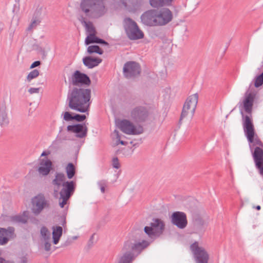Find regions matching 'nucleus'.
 <instances>
[{
    "instance_id": "obj_1",
    "label": "nucleus",
    "mask_w": 263,
    "mask_h": 263,
    "mask_svg": "<svg viewBox=\"0 0 263 263\" xmlns=\"http://www.w3.org/2000/svg\"><path fill=\"white\" fill-rule=\"evenodd\" d=\"M80 9L85 16L80 15L78 17L79 21L85 27L86 31L89 34L96 33L92 23L87 22V18H98L106 13L107 9L104 0H82Z\"/></svg>"
},
{
    "instance_id": "obj_2",
    "label": "nucleus",
    "mask_w": 263,
    "mask_h": 263,
    "mask_svg": "<svg viewBox=\"0 0 263 263\" xmlns=\"http://www.w3.org/2000/svg\"><path fill=\"white\" fill-rule=\"evenodd\" d=\"M90 98V89L74 87L68 91L67 102L71 109L84 113L89 110Z\"/></svg>"
},
{
    "instance_id": "obj_3",
    "label": "nucleus",
    "mask_w": 263,
    "mask_h": 263,
    "mask_svg": "<svg viewBox=\"0 0 263 263\" xmlns=\"http://www.w3.org/2000/svg\"><path fill=\"white\" fill-rule=\"evenodd\" d=\"M149 245V242L146 240L142 242L130 240L126 241L122 249V254L119 257L118 263H132L136 256Z\"/></svg>"
},
{
    "instance_id": "obj_4",
    "label": "nucleus",
    "mask_w": 263,
    "mask_h": 263,
    "mask_svg": "<svg viewBox=\"0 0 263 263\" xmlns=\"http://www.w3.org/2000/svg\"><path fill=\"white\" fill-rule=\"evenodd\" d=\"M242 126L246 136L250 143H254L263 147V143L257 137L254 138L255 129L253 123L252 118L249 116H244L241 111Z\"/></svg>"
},
{
    "instance_id": "obj_5",
    "label": "nucleus",
    "mask_w": 263,
    "mask_h": 263,
    "mask_svg": "<svg viewBox=\"0 0 263 263\" xmlns=\"http://www.w3.org/2000/svg\"><path fill=\"white\" fill-rule=\"evenodd\" d=\"M198 95L197 93L190 96L186 99L183 106L179 120L180 122H181L184 118L187 117L191 119L193 118L198 103Z\"/></svg>"
},
{
    "instance_id": "obj_6",
    "label": "nucleus",
    "mask_w": 263,
    "mask_h": 263,
    "mask_svg": "<svg viewBox=\"0 0 263 263\" xmlns=\"http://www.w3.org/2000/svg\"><path fill=\"white\" fill-rule=\"evenodd\" d=\"M124 27L128 37L131 40L140 39L144 36V33L137 23L130 18L124 19Z\"/></svg>"
},
{
    "instance_id": "obj_7",
    "label": "nucleus",
    "mask_w": 263,
    "mask_h": 263,
    "mask_svg": "<svg viewBox=\"0 0 263 263\" xmlns=\"http://www.w3.org/2000/svg\"><path fill=\"white\" fill-rule=\"evenodd\" d=\"M165 228L164 222L160 219L155 218L150 223V226L144 227L145 233L151 238H155L162 234Z\"/></svg>"
},
{
    "instance_id": "obj_8",
    "label": "nucleus",
    "mask_w": 263,
    "mask_h": 263,
    "mask_svg": "<svg viewBox=\"0 0 263 263\" xmlns=\"http://www.w3.org/2000/svg\"><path fill=\"white\" fill-rule=\"evenodd\" d=\"M130 116L135 122L140 123L149 121L150 120L151 114L146 107L138 106L132 110Z\"/></svg>"
},
{
    "instance_id": "obj_9",
    "label": "nucleus",
    "mask_w": 263,
    "mask_h": 263,
    "mask_svg": "<svg viewBox=\"0 0 263 263\" xmlns=\"http://www.w3.org/2000/svg\"><path fill=\"white\" fill-rule=\"evenodd\" d=\"M118 126L121 130L127 135H140L143 132V127L139 126L137 128L129 120L123 119L118 122Z\"/></svg>"
},
{
    "instance_id": "obj_10",
    "label": "nucleus",
    "mask_w": 263,
    "mask_h": 263,
    "mask_svg": "<svg viewBox=\"0 0 263 263\" xmlns=\"http://www.w3.org/2000/svg\"><path fill=\"white\" fill-rule=\"evenodd\" d=\"M195 260L196 263H208L209 256L207 252L201 247H199L198 242H195L190 246Z\"/></svg>"
},
{
    "instance_id": "obj_11",
    "label": "nucleus",
    "mask_w": 263,
    "mask_h": 263,
    "mask_svg": "<svg viewBox=\"0 0 263 263\" xmlns=\"http://www.w3.org/2000/svg\"><path fill=\"white\" fill-rule=\"evenodd\" d=\"M32 211L35 215L41 213L44 209L49 208V201L44 195L39 194L32 199Z\"/></svg>"
},
{
    "instance_id": "obj_12",
    "label": "nucleus",
    "mask_w": 263,
    "mask_h": 263,
    "mask_svg": "<svg viewBox=\"0 0 263 263\" xmlns=\"http://www.w3.org/2000/svg\"><path fill=\"white\" fill-rule=\"evenodd\" d=\"M123 74L127 79L138 76L141 72L140 65L134 61H128L125 63L123 68Z\"/></svg>"
},
{
    "instance_id": "obj_13",
    "label": "nucleus",
    "mask_w": 263,
    "mask_h": 263,
    "mask_svg": "<svg viewBox=\"0 0 263 263\" xmlns=\"http://www.w3.org/2000/svg\"><path fill=\"white\" fill-rule=\"evenodd\" d=\"M142 23L149 27L158 26L157 9H151L141 15Z\"/></svg>"
},
{
    "instance_id": "obj_14",
    "label": "nucleus",
    "mask_w": 263,
    "mask_h": 263,
    "mask_svg": "<svg viewBox=\"0 0 263 263\" xmlns=\"http://www.w3.org/2000/svg\"><path fill=\"white\" fill-rule=\"evenodd\" d=\"M158 26H163L170 23L173 18L172 12L167 8L157 9Z\"/></svg>"
},
{
    "instance_id": "obj_15",
    "label": "nucleus",
    "mask_w": 263,
    "mask_h": 263,
    "mask_svg": "<svg viewBox=\"0 0 263 263\" xmlns=\"http://www.w3.org/2000/svg\"><path fill=\"white\" fill-rule=\"evenodd\" d=\"M171 222L178 228L183 229L187 224L186 214L182 212H174L171 217Z\"/></svg>"
},
{
    "instance_id": "obj_16",
    "label": "nucleus",
    "mask_w": 263,
    "mask_h": 263,
    "mask_svg": "<svg viewBox=\"0 0 263 263\" xmlns=\"http://www.w3.org/2000/svg\"><path fill=\"white\" fill-rule=\"evenodd\" d=\"M71 82L73 86H78L80 84L89 86L91 81L87 75L76 70L72 75Z\"/></svg>"
},
{
    "instance_id": "obj_17",
    "label": "nucleus",
    "mask_w": 263,
    "mask_h": 263,
    "mask_svg": "<svg viewBox=\"0 0 263 263\" xmlns=\"http://www.w3.org/2000/svg\"><path fill=\"white\" fill-rule=\"evenodd\" d=\"M252 156L256 168L258 170L259 174L263 177V149L256 146L254 148Z\"/></svg>"
},
{
    "instance_id": "obj_18",
    "label": "nucleus",
    "mask_w": 263,
    "mask_h": 263,
    "mask_svg": "<svg viewBox=\"0 0 263 263\" xmlns=\"http://www.w3.org/2000/svg\"><path fill=\"white\" fill-rule=\"evenodd\" d=\"M52 163L50 160L46 158L40 160L37 172L42 176L48 175L52 169Z\"/></svg>"
},
{
    "instance_id": "obj_19",
    "label": "nucleus",
    "mask_w": 263,
    "mask_h": 263,
    "mask_svg": "<svg viewBox=\"0 0 263 263\" xmlns=\"http://www.w3.org/2000/svg\"><path fill=\"white\" fill-rule=\"evenodd\" d=\"M67 129L69 132H72L76 134V137L83 138L86 136L87 127L85 124H77L76 125H68Z\"/></svg>"
},
{
    "instance_id": "obj_20",
    "label": "nucleus",
    "mask_w": 263,
    "mask_h": 263,
    "mask_svg": "<svg viewBox=\"0 0 263 263\" xmlns=\"http://www.w3.org/2000/svg\"><path fill=\"white\" fill-rule=\"evenodd\" d=\"M14 231L15 229L12 227H9L7 229L0 228V245H6L9 238H13Z\"/></svg>"
},
{
    "instance_id": "obj_21",
    "label": "nucleus",
    "mask_w": 263,
    "mask_h": 263,
    "mask_svg": "<svg viewBox=\"0 0 263 263\" xmlns=\"http://www.w3.org/2000/svg\"><path fill=\"white\" fill-rule=\"evenodd\" d=\"M254 100V95L251 93H249L248 94H246L245 96V98L243 102V108L246 112L250 115L252 118L251 113L252 111L253 102Z\"/></svg>"
},
{
    "instance_id": "obj_22",
    "label": "nucleus",
    "mask_w": 263,
    "mask_h": 263,
    "mask_svg": "<svg viewBox=\"0 0 263 263\" xmlns=\"http://www.w3.org/2000/svg\"><path fill=\"white\" fill-rule=\"evenodd\" d=\"M62 186L63 188L60 192V196L70 197L73 194L75 189L74 182L73 181H66V182L63 184Z\"/></svg>"
},
{
    "instance_id": "obj_23",
    "label": "nucleus",
    "mask_w": 263,
    "mask_h": 263,
    "mask_svg": "<svg viewBox=\"0 0 263 263\" xmlns=\"http://www.w3.org/2000/svg\"><path fill=\"white\" fill-rule=\"evenodd\" d=\"M102 59L99 58H92L91 57H85L83 59L84 65L88 68H92L97 66L102 62Z\"/></svg>"
},
{
    "instance_id": "obj_24",
    "label": "nucleus",
    "mask_w": 263,
    "mask_h": 263,
    "mask_svg": "<svg viewBox=\"0 0 263 263\" xmlns=\"http://www.w3.org/2000/svg\"><path fill=\"white\" fill-rule=\"evenodd\" d=\"M6 110V105L4 103L0 108V125L2 127L7 126L9 122Z\"/></svg>"
},
{
    "instance_id": "obj_25",
    "label": "nucleus",
    "mask_w": 263,
    "mask_h": 263,
    "mask_svg": "<svg viewBox=\"0 0 263 263\" xmlns=\"http://www.w3.org/2000/svg\"><path fill=\"white\" fill-rule=\"evenodd\" d=\"M66 180V177L65 175L62 173H56L55 175V178L52 181V184L57 187V189L59 190L61 186H62L64 184Z\"/></svg>"
},
{
    "instance_id": "obj_26",
    "label": "nucleus",
    "mask_w": 263,
    "mask_h": 263,
    "mask_svg": "<svg viewBox=\"0 0 263 263\" xmlns=\"http://www.w3.org/2000/svg\"><path fill=\"white\" fill-rule=\"evenodd\" d=\"M53 243L57 245L62 235L63 229L60 226L52 227Z\"/></svg>"
},
{
    "instance_id": "obj_27",
    "label": "nucleus",
    "mask_w": 263,
    "mask_h": 263,
    "mask_svg": "<svg viewBox=\"0 0 263 263\" xmlns=\"http://www.w3.org/2000/svg\"><path fill=\"white\" fill-rule=\"evenodd\" d=\"M10 221L13 223L25 224L27 222L28 217L24 215H15L10 217Z\"/></svg>"
},
{
    "instance_id": "obj_28",
    "label": "nucleus",
    "mask_w": 263,
    "mask_h": 263,
    "mask_svg": "<svg viewBox=\"0 0 263 263\" xmlns=\"http://www.w3.org/2000/svg\"><path fill=\"white\" fill-rule=\"evenodd\" d=\"M173 1V0H149V3L153 7L158 8L165 5H168Z\"/></svg>"
},
{
    "instance_id": "obj_29",
    "label": "nucleus",
    "mask_w": 263,
    "mask_h": 263,
    "mask_svg": "<svg viewBox=\"0 0 263 263\" xmlns=\"http://www.w3.org/2000/svg\"><path fill=\"white\" fill-rule=\"evenodd\" d=\"M66 172L67 177L71 179L76 173V169L74 165L72 163H69L66 167Z\"/></svg>"
},
{
    "instance_id": "obj_30",
    "label": "nucleus",
    "mask_w": 263,
    "mask_h": 263,
    "mask_svg": "<svg viewBox=\"0 0 263 263\" xmlns=\"http://www.w3.org/2000/svg\"><path fill=\"white\" fill-rule=\"evenodd\" d=\"M40 232L43 241L50 240V232L46 227H42L41 229Z\"/></svg>"
},
{
    "instance_id": "obj_31",
    "label": "nucleus",
    "mask_w": 263,
    "mask_h": 263,
    "mask_svg": "<svg viewBox=\"0 0 263 263\" xmlns=\"http://www.w3.org/2000/svg\"><path fill=\"white\" fill-rule=\"evenodd\" d=\"M87 52L89 54L96 53L99 54H102L103 51L98 45L89 46L87 48Z\"/></svg>"
},
{
    "instance_id": "obj_32",
    "label": "nucleus",
    "mask_w": 263,
    "mask_h": 263,
    "mask_svg": "<svg viewBox=\"0 0 263 263\" xmlns=\"http://www.w3.org/2000/svg\"><path fill=\"white\" fill-rule=\"evenodd\" d=\"M39 74L40 73L38 70L34 69L28 73L26 81L29 83L32 80L37 78L39 76Z\"/></svg>"
},
{
    "instance_id": "obj_33",
    "label": "nucleus",
    "mask_w": 263,
    "mask_h": 263,
    "mask_svg": "<svg viewBox=\"0 0 263 263\" xmlns=\"http://www.w3.org/2000/svg\"><path fill=\"white\" fill-rule=\"evenodd\" d=\"M96 33L90 34L88 35L85 40L86 45H89L92 43H96L97 37L96 36Z\"/></svg>"
},
{
    "instance_id": "obj_34",
    "label": "nucleus",
    "mask_w": 263,
    "mask_h": 263,
    "mask_svg": "<svg viewBox=\"0 0 263 263\" xmlns=\"http://www.w3.org/2000/svg\"><path fill=\"white\" fill-rule=\"evenodd\" d=\"M41 21L36 18H33L30 24L28 27L27 30L28 31H31L32 30L36 28V27L40 24Z\"/></svg>"
},
{
    "instance_id": "obj_35",
    "label": "nucleus",
    "mask_w": 263,
    "mask_h": 263,
    "mask_svg": "<svg viewBox=\"0 0 263 263\" xmlns=\"http://www.w3.org/2000/svg\"><path fill=\"white\" fill-rule=\"evenodd\" d=\"M263 84V76L261 73L257 76L255 79L254 86L255 87L258 88Z\"/></svg>"
},
{
    "instance_id": "obj_36",
    "label": "nucleus",
    "mask_w": 263,
    "mask_h": 263,
    "mask_svg": "<svg viewBox=\"0 0 263 263\" xmlns=\"http://www.w3.org/2000/svg\"><path fill=\"white\" fill-rule=\"evenodd\" d=\"M98 185L100 187L101 191L102 193L105 192V188L107 185V181L105 180H102L98 182Z\"/></svg>"
},
{
    "instance_id": "obj_37",
    "label": "nucleus",
    "mask_w": 263,
    "mask_h": 263,
    "mask_svg": "<svg viewBox=\"0 0 263 263\" xmlns=\"http://www.w3.org/2000/svg\"><path fill=\"white\" fill-rule=\"evenodd\" d=\"M63 119L66 121L73 120V116H72L69 111H65L63 114Z\"/></svg>"
},
{
    "instance_id": "obj_38",
    "label": "nucleus",
    "mask_w": 263,
    "mask_h": 263,
    "mask_svg": "<svg viewBox=\"0 0 263 263\" xmlns=\"http://www.w3.org/2000/svg\"><path fill=\"white\" fill-rule=\"evenodd\" d=\"M86 118L85 115L76 114L73 116V120L78 122H82L84 121Z\"/></svg>"
},
{
    "instance_id": "obj_39",
    "label": "nucleus",
    "mask_w": 263,
    "mask_h": 263,
    "mask_svg": "<svg viewBox=\"0 0 263 263\" xmlns=\"http://www.w3.org/2000/svg\"><path fill=\"white\" fill-rule=\"evenodd\" d=\"M112 165L113 167L116 169H118L120 167V164L117 157L113 158L112 160Z\"/></svg>"
},
{
    "instance_id": "obj_40",
    "label": "nucleus",
    "mask_w": 263,
    "mask_h": 263,
    "mask_svg": "<svg viewBox=\"0 0 263 263\" xmlns=\"http://www.w3.org/2000/svg\"><path fill=\"white\" fill-rule=\"evenodd\" d=\"M114 133L116 134V138L118 140V142H117V144H121V145H125L126 144L127 142H125L124 141L120 140V136L119 135V132L115 130Z\"/></svg>"
},
{
    "instance_id": "obj_41",
    "label": "nucleus",
    "mask_w": 263,
    "mask_h": 263,
    "mask_svg": "<svg viewBox=\"0 0 263 263\" xmlns=\"http://www.w3.org/2000/svg\"><path fill=\"white\" fill-rule=\"evenodd\" d=\"M70 197H68L64 196H60V198L62 199V201H60L59 204L61 208H64V205L67 203V200Z\"/></svg>"
},
{
    "instance_id": "obj_42",
    "label": "nucleus",
    "mask_w": 263,
    "mask_h": 263,
    "mask_svg": "<svg viewBox=\"0 0 263 263\" xmlns=\"http://www.w3.org/2000/svg\"><path fill=\"white\" fill-rule=\"evenodd\" d=\"M44 242H45L44 243V248H45V250L46 251H49L51 249V243H50V240H48V241H44Z\"/></svg>"
},
{
    "instance_id": "obj_43",
    "label": "nucleus",
    "mask_w": 263,
    "mask_h": 263,
    "mask_svg": "<svg viewBox=\"0 0 263 263\" xmlns=\"http://www.w3.org/2000/svg\"><path fill=\"white\" fill-rule=\"evenodd\" d=\"M39 88H30L28 89V92L30 94L38 93L39 92Z\"/></svg>"
},
{
    "instance_id": "obj_44",
    "label": "nucleus",
    "mask_w": 263,
    "mask_h": 263,
    "mask_svg": "<svg viewBox=\"0 0 263 263\" xmlns=\"http://www.w3.org/2000/svg\"><path fill=\"white\" fill-rule=\"evenodd\" d=\"M96 43L104 44V45L108 46V43L107 42H106L105 40H104L103 39H100V38H99L98 37H97V39Z\"/></svg>"
},
{
    "instance_id": "obj_45",
    "label": "nucleus",
    "mask_w": 263,
    "mask_h": 263,
    "mask_svg": "<svg viewBox=\"0 0 263 263\" xmlns=\"http://www.w3.org/2000/svg\"><path fill=\"white\" fill-rule=\"evenodd\" d=\"M41 64V62L39 61H36L34 62L30 66V68H33L39 66Z\"/></svg>"
},
{
    "instance_id": "obj_46",
    "label": "nucleus",
    "mask_w": 263,
    "mask_h": 263,
    "mask_svg": "<svg viewBox=\"0 0 263 263\" xmlns=\"http://www.w3.org/2000/svg\"><path fill=\"white\" fill-rule=\"evenodd\" d=\"M20 263H28V259L26 256L21 258Z\"/></svg>"
},
{
    "instance_id": "obj_47",
    "label": "nucleus",
    "mask_w": 263,
    "mask_h": 263,
    "mask_svg": "<svg viewBox=\"0 0 263 263\" xmlns=\"http://www.w3.org/2000/svg\"><path fill=\"white\" fill-rule=\"evenodd\" d=\"M120 2L124 7H126L127 6L126 0H120Z\"/></svg>"
},
{
    "instance_id": "obj_48",
    "label": "nucleus",
    "mask_w": 263,
    "mask_h": 263,
    "mask_svg": "<svg viewBox=\"0 0 263 263\" xmlns=\"http://www.w3.org/2000/svg\"><path fill=\"white\" fill-rule=\"evenodd\" d=\"M49 154V153H46V152H43L42 154H41V156H47Z\"/></svg>"
},
{
    "instance_id": "obj_49",
    "label": "nucleus",
    "mask_w": 263,
    "mask_h": 263,
    "mask_svg": "<svg viewBox=\"0 0 263 263\" xmlns=\"http://www.w3.org/2000/svg\"><path fill=\"white\" fill-rule=\"evenodd\" d=\"M94 235H95V234H93V235H91V236L89 239V241H92L93 237H94Z\"/></svg>"
},
{
    "instance_id": "obj_50",
    "label": "nucleus",
    "mask_w": 263,
    "mask_h": 263,
    "mask_svg": "<svg viewBox=\"0 0 263 263\" xmlns=\"http://www.w3.org/2000/svg\"><path fill=\"white\" fill-rule=\"evenodd\" d=\"M255 209L257 210H260V209H261V207L260 205H257L256 207H255Z\"/></svg>"
},
{
    "instance_id": "obj_51",
    "label": "nucleus",
    "mask_w": 263,
    "mask_h": 263,
    "mask_svg": "<svg viewBox=\"0 0 263 263\" xmlns=\"http://www.w3.org/2000/svg\"><path fill=\"white\" fill-rule=\"evenodd\" d=\"M13 33H14V31H12L11 32L10 34V36H11V37H13Z\"/></svg>"
}]
</instances>
